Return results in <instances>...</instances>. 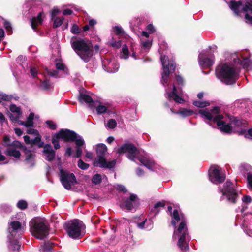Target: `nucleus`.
<instances>
[{
  "label": "nucleus",
  "instance_id": "0eeeda50",
  "mask_svg": "<svg viewBox=\"0 0 252 252\" xmlns=\"http://www.w3.org/2000/svg\"><path fill=\"white\" fill-rule=\"evenodd\" d=\"M86 226L78 220H70L65 223V229L67 235L74 239L82 238L86 233Z\"/></svg>",
  "mask_w": 252,
  "mask_h": 252
},
{
  "label": "nucleus",
  "instance_id": "f257e3e1",
  "mask_svg": "<svg viewBox=\"0 0 252 252\" xmlns=\"http://www.w3.org/2000/svg\"><path fill=\"white\" fill-rule=\"evenodd\" d=\"M172 216L174 220L171 221L173 225L175 226L176 224L175 220L181 221L177 229L174 230L173 237L175 236L179 237L177 245L181 250L188 251L189 246L187 244V242L189 241V238L186 225V220L182 215H179L177 210L174 211Z\"/></svg>",
  "mask_w": 252,
  "mask_h": 252
},
{
  "label": "nucleus",
  "instance_id": "aec40b11",
  "mask_svg": "<svg viewBox=\"0 0 252 252\" xmlns=\"http://www.w3.org/2000/svg\"><path fill=\"white\" fill-rule=\"evenodd\" d=\"M24 152L26 155V161L27 164H29L30 166H32L33 165L34 161V154L32 152L29 150L27 148H23Z\"/></svg>",
  "mask_w": 252,
  "mask_h": 252
},
{
  "label": "nucleus",
  "instance_id": "79ce46f5",
  "mask_svg": "<svg viewBox=\"0 0 252 252\" xmlns=\"http://www.w3.org/2000/svg\"><path fill=\"white\" fill-rule=\"evenodd\" d=\"M27 203L24 200L19 201L17 204V206L21 210L25 209L27 207Z\"/></svg>",
  "mask_w": 252,
  "mask_h": 252
},
{
  "label": "nucleus",
  "instance_id": "7ed1b4c3",
  "mask_svg": "<svg viewBox=\"0 0 252 252\" xmlns=\"http://www.w3.org/2000/svg\"><path fill=\"white\" fill-rule=\"evenodd\" d=\"M199 113L208 120H213L217 123V126L220 130L223 132L230 133L233 131L232 126L230 124H226L221 120L223 118L222 115L220 114V109L218 107H215L209 111L208 109L200 110Z\"/></svg>",
  "mask_w": 252,
  "mask_h": 252
},
{
  "label": "nucleus",
  "instance_id": "09e8293b",
  "mask_svg": "<svg viewBox=\"0 0 252 252\" xmlns=\"http://www.w3.org/2000/svg\"><path fill=\"white\" fill-rule=\"evenodd\" d=\"M60 11L57 8H54L51 12V19L53 20L58 15Z\"/></svg>",
  "mask_w": 252,
  "mask_h": 252
},
{
  "label": "nucleus",
  "instance_id": "6e6552de",
  "mask_svg": "<svg viewBox=\"0 0 252 252\" xmlns=\"http://www.w3.org/2000/svg\"><path fill=\"white\" fill-rule=\"evenodd\" d=\"M107 148L105 145L99 144L96 146L97 157L95 158L94 165L101 168H112L114 167L116 162L115 160L107 161L105 156L107 153Z\"/></svg>",
  "mask_w": 252,
  "mask_h": 252
},
{
  "label": "nucleus",
  "instance_id": "20e7f679",
  "mask_svg": "<svg viewBox=\"0 0 252 252\" xmlns=\"http://www.w3.org/2000/svg\"><path fill=\"white\" fill-rule=\"evenodd\" d=\"M72 46L77 55L85 62H88L94 55L93 45L88 39H76L72 41Z\"/></svg>",
  "mask_w": 252,
  "mask_h": 252
},
{
  "label": "nucleus",
  "instance_id": "cd10ccee",
  "mask_svg": "<svg viewBox=\"0 0 252 252\" xmlns=\"http://www.w3.org/2000/svg\"><path fill=\"white\" fill-rule=\"evenodd\" d=\"M7 153L9 156L14 157L16 158H19L21 156L20 152L13 147L8 148Z\"/></svg>",
  "mask_w": 252,
  "mask_h": 252
},
{
  "label": "nucleus",
  "instance_id": "6ab92c4d",
  "mask_svg": "<svg viewBox=\"0 0 252 252\" xmlns=\"http://www.w3.org/2000/svg\"><path fill=\"white\" fill-rule=\"evenodd\" d=\"M62 139H63V129H61L52 137V142L55 149H58L60 147L59 142Z\"/></svg>",
  "mask_w": 252,
  "mask_h": 252
},
{
  "label": "nucleus",
  "instance_id": "72a5a7b5",
  "mask_svg": "<svg viewBox=\"0 0 252 252\" xmlns=\"http://www.w3.org/2000/svg\"><path fill=\"white\" fill-rule=\"evenodd\" d=\"M231 6L235 12L238 13L242 6V2L240 1H232L231 2Z\"/></svg>",
  "mask_w": 252,
  "mask_h": 252
},
{
  "label": "nucleus",
  "instance_id": "0e129e2a",
  "mask_svg": "<svg viewBox=\"0 0 252 252\" xmlns=\"http://www.w3.org/2000/svg\"><path fill=\"white\" fill-rule=\"evenodd\" d=\"M24 139L26 143L29 144L31 145L32 143V140L30 139V137L26 135L24 136Z\"/></svg>",
  "mask_w": 252,
  "mask_h": 252
},
{
  "label": "nucleus",
  "instance_id": "bf43d9fd",
  "mask_svg": "<svg viewBox=\"0 0 252 252\" xmlns=\"http://www.w3.org/2000/svg\"><path fill=\"white\" fill-rule=\"evenodd\" d=\"M27 132L29 134H34L35 135L38 134V132L36 130H35L34 129H32V128L28 129L27 130Z\"/></svg>",
  "mask_w": 252,
  "mask_h": 252
},
{
  "label": "nucleus",
  "instance_id": "4d7b16f0",
  "mask_svg": "<svg viewBox=\"0 0 252 252\" xmlns=\"http://www.w3.org/2000/svg\"><path fill=\"white\" fill-rule=\"evenodd\" d=\"M30 72L31 75L34 77L36 74H37V68L35 67H31Z\"/></svg>",
  "mask_w": 252,
  "mask_h": 252
},
{
  "label": "nucleus",
  "instance_id": "a211bd4d",
  "mask_svg": "<svg viewBox=\"0 0 252 252\" xmlns=\"http://www.w3.org/2000/svg\"><path fill=\"white\" fill-rule=\"evenodd\" d=\"M79 138H81L80 136H77L76 133L72 131H70L68 129H64V141H74L76 142V140Z\"/></svg>",
  "mask_w": 252,
  "mask_h": 252
},
{
  "label": "nucleus",
  "instance_id": "b1692460",
  "mask_svg": "<svg viewBox=\"0 0 252 252\" xmlns=\"http://www.w3.org/2000/svg\"><path fill=\"white\" fill-rule=\"evenodd\" d=\"M106 70L110 73H113L117 71L119 68V65L114 61H110L107 65Z\"/></svg>",
  "mask_w": 252,
  "mask_h": 252
},
{
  "label": "nucleus",
  "instance_id": "2f4dec72",
  "mask_svg": "<svg viewBox=\"0 0 252 252\" xmlns=\"http://www.w3.org/2000/svg\"><path fill=\"white\" fill-rule=\"evenodd\" d=\"M129 57V51L126 45H124L122 49V52L121 54V58L124 59H127Z\"/></svg>",
  "mask_w": 252,
  "mask_h": 252
},
{
  "label": "nucleus",
  "instance_id": "338daca9",
  "mask_svg": "<svg viewBox=\"0 0 252 252\" xmlns=\"http://www.w3.org/2000/svg\"><path fill=\"white\" fill-rule=\"evenodd\" d=\"M245 137L247 138L252 139V129H250L248 131L245 135Z\"/></svg>",
  "mask_w": 252,
  "mask_h": 252
},
{
  "label": "nucleus",
  "instance_id": "423d86ee",
  "mask_svg": "<svg viewBox=\"0 0 252 252\" xmlns=\"http://www.w3.org/2000/svg\"><path fill=\"white\" fill-rule=\"evenodd\" d=\"M216 73L218 77L227 84L235 83L238 77V74L234 68L227 64L218 66Z\"/></svg>",
  "mask_w": 252,
  "mask_h": 252
},
{
  "label": "nucleus",
  "instance_id": "c756f323",
  "mask_svg": "<svg viewBox=\"0 0 252 252\" xmlns=\"http://www.w3.org/2000/svg\"><path fill=\"white\" fill-rule=\"evenodd\" d=\"M58 54H61V52H58ZM55 64L57 69L63 70V64L62 63V60L61 57V55L59 58H57L55 59Z\"/></svg>",
  "mask_w": 252,
  "mask_h": 252
},
{
  "label": "nucleus",
  "instance_id": "603ef678",
  "mask_svg": "<svg viewBox=\"0 0 252 252\" xmlns=\"http://www.w3.org/2000/svg\"><path fill=\"white\" fill-rule=\"evenodd\" d=\"M110 44L112 46L118 48L120 47V46L121 45V42L120 40L116 41H112L110 42Z\"/></svg>",
  "mask_w": 252,
  "mask_h": 252
},
{
  "label": "nucleus",
  "instance_id": "e433bc0d",
  "mask_svg": "<svg viewBox=\"0 0 252 252\" xmlns=\"http://www.w3.org/2000/svg\"><path fill=\"white\" fill-rule=\"evenodd\" d=\"M193 111L190 110H188L186 109H183L181 110L179 112H177L178 114H180L183 117H187L190 116L193 114Z\"/></svg>",
  "mask_w": 252,
  "mask_h": 252
},
{
  "label": "nucleus",
  "instance_id": "4be33fe9",
  "mask_svg": "<svg viewBox=\"0 0 252 252\" xmlns=\"http://www.w3.org/2000/svg\"><path fill=\"white\" fill-rule=\"evenodd\" d=\"M43 15L42 12H40L36 17H34L31 20V26L33 30H35L39 24H42Z\"/></svg>",
  "mask_w": 252,
  "mask_h": 252
},
{
  "label": "nucleus",
  "instance_id": "052dcab7",
  "mask_svg": "<svg viewBox=\"0 0 252 252\" xmlns=\"http://www.w3.org/2000/svg\"><path fill=\"white\" fill-rule=\"evenodd\" d=\"M245 18L246 20V22L248 23H252V16H250L247 13L245 14Z\"/></svg>",
  "mask_w": 252,
  "mask_h": 252
},
{
  "label": "nucleus",
  "instance_id": "13d9d810",
  "mask_svg": "<svg viewBox=\"0 0 252 252\" xmlns=\"http://www.w3.org/2000/svg\"><path fill=\"white\" fill-rule=\"evenodd\" d=\"M48 74L53 77H57V74L58 71L57 70H47Z\"/></svg>",
  "mask_w": 252,
  "mask_h": 252
},
{
  "label": "nucleus",
  "instance_id": "6e6d98bb",
  "mask_svg": "<svg viewBox=\"0 0 252 252\" xmlns=\"http://www.w3.org/2000/svg\"><path fill=\"white\" fill-rule=\"evenodd\" d=\"M71 32L73 33H78L80 32L79 28L78 26L74 25L71 28Z\"/></svg>",
  "mask_w": 252,
  "mask_h": 252
},
{
  "label": "nucleus",
  "instance_id": "ea45409f",
  "mask_svg": "<svg viewBox=\"0 0 252 252\" xmlns=\"http://www.w3.org/2000/svg\"><path fill=\"white\" fill-rule=\"evenodd\" d=\"M9 116L11 121L13 123H16L17 120L22 117V115H18V114L16 113H11Z\"/></svg>",
  "mask_w": 252,
  "mask_h": 252
},
{
  "label": "nucleus",
  "instance_id": "5701e85b",
  "mask_svg": "<svg viewBox=\"0 0 252 252\" xmlns=\"http://www.w3.org/2000/svg\"><path fill=\"white\" fill-rule=\"evenodd\" d=\"M22 247L16 240H10L8 244V250L12 251H22Z\"/></svg>",
  "mask_w": 252,
  "mask_h": 252
},
{
  "label": "nucleus",
  "instance_id": "e2e57ef3",
  "mask_svg": "<svg viewBox=\"0 0 252 252\" xmlns=\"http://www.w3.org/2000/svg\"><path fill=\"white\" fill-rule=\"evenodd\" d=\"M12 146L16 147H23L22 144L18 141H14L12 143Z\"/></svg>",
  "mask_w": 252,
  "mask_h": 252
},
{
  "label": "nucleus",
  "instance_id": "4c0bfd02",
  "mask_svg": "<svg viewBox=\"0 0 252 252\" xmlns=\"http://www.w3.org/2000/svg\"><path fill=\"white\" fill-rule=\"evenodd\" d=\"M102 180L101 176L100 174H95L92 178L93 183L97 185L101 183Z\"/></svg>",
  "mask_w": 252,
  "mask_h": 252
},
{
  "label": "nucleus",
  "instance_id": "ddd939ff",
  "mask_svg": "<svg viewBox=\"0 0 252 252\" xmlns=\"http://www.w3.org/2000/svg\"><path fill=\"white\" fill-rule=\"evenodd\" d=\"M24 231V227L18 221H13L9 224L8 232L11 237H19Z\"/></svg>",
  "mask_w": 252,
  "mask_h": 252
},
{
  "label": "nucleus",
  "instance_id": "c9c22d12",
  "mask_svg": "<svg viewBox=\"0 0 252 252\" xmlns=\"http://www.w3.org/2000/svg\"><path fill=\"white\" fill-rule=\"evenodd\" d=\"M10 110L12 113L18 114V115H22L20 108L16 106L14 104H12L10 106Z\"/></svg>",
  "mask_w": 252,
  "mask_h": 252
},
{
  "label": "nucleus",
  "instance_id": "58836bf2",
  "mask_svg": "<svg viewBox=\"0 0 252 252\" xmlns=\"http://www.w3.org/2000/svg\"><path fill=\"white\" fill-rule=\"evenodd\" d=\"M78 166L82 170L87 169L89 167V164L85 163L82 159H79L78 161Z\"/></svg>",
  "mask_w": 252,
  "mask_h": 252
},
{
  "label": "nucleus",
  "instance_id": "412c9836",
  "mask_svg": "<svg viewBox=\"0 0 252 252\" xmlns=\"http://www.w3.org/2000/svg\"><path fill=\"white\" fill-rule=\"evenodd\" d=\"M168 97L169 100L172 99L179 103H182L184 101V100L177 94L176 88L174 85L173 86L172 93L168 94Z\"/></svg>",
  "mask_w": 252,
  "mask_h": 252
},
{
  "label": "nucleus",
  "instance_id": "f3484780",
  "mask_svg": "<svg viewBox=\"0 0 252 252\" xmlns=\"http://www.w3.org/2000/svg\"><path fill=\"white\" fill-rule=\"evenodd\" d=\"M43 153L46 156V159L52 161L55 158V152L50 145L47 144L44 146Z\"/></svg>",
  "mask_w": 252,
  "mask_h": 252
},
{
  "label": "nucleus",
  "instance_id": "f704fd0d",
  "mask_svg": "<svg viewBox=\"0 0 252 252\" xmlns=\"http://www.w3.org/2000/svg\"><path fill=\"white\" fill-rule=\"evenodd\" d=\"M34 114L33 113H31L27 119L26 121L27 126L28 127H32L33 125V120L34 119Z\"/></svg>",
  "mask_w": 252,
  "mask_h": 252
},
{
  "label": "nucleus",
  "instance_id": "473e14b6",
  "mask_svg": "<svg viewBox=\"0 0 252 252\" xmlns=\"http://www.w3.org/2000/svg\"><path fill=\"white\" fill-rule=\"evenodd\" d=\"M193 104L194 106L200 107V108H203L205 107L206 106H208L210 105V103L208 101H194L193 102Z\"/></svg>",
  "mask_w": 252,
  "mask_h": 252
},
{
  "label": "nucleus",
  "instance_id": "774afa93",
  "mask_svg": "<svg viewBox=\"0 0 252 252\" xmlns=\"http://www.w3.org/2000/svg\"><path fill=\"white\" fill-rule=\"evenodd\" d=\"M142 45L145 48H149L151 45V43L149 40H146L143 42Z\"/></svg>",
  "mask_w": 252,
  "mask_h": 252
},
{
  "label": "nucleus",
  "instance_id": "3c124183",
  "mask_svg": "<svg viewBox=\"0 0 252 252\" xmlns=\"http://www.w3.org/2000/svg\"><path fill=\"white\" fill-rule=\"evenodd\" d=\"M4 26L7 32H9V34H10L12 29L11 24L7 21H5L4 23Z\"/></svg>",
  "mask_w": 252,
  "mask_h": 252
},
{
  "label": "nucleus",
  "instance_id": "dca6fc26",
  "mask_svg": "<svg viewBox=\"0 0 252 252\" xmlns=\"http://www.w3.org/2000/svg\"><path fill=\"white\" fill-rule=\"evenodd\" d=\"M137 197L135 194H131L129 199H124L121 204L122 208H126L128 210H131L133 208V202L136 201Z\"/></svg>",
  "mask_w": 252,
  "mask_h": 252
},
{
  "label": "nucleus",
  "instance_id": "49530a36",
  "mask_svg": "<svg viewBox=\"0 0 252 252\" xmlns=\"http://www.w3.org/2000/svg\"><path fill=\"white\" fill-rule=\"evenodd\" d=\"M54 20V27L55 28L58 27L62 24V20L59 18H55Z\"/></svg>",
  "mask_w": 252,
  "mask_h": 252
},
{
  "label": "nucleus",
  "instance_id": "680f3d73",
  "mask_svg": "<svg viewBox=\"0 0 252 252\" xmlns=\"http://www.w3.org/2000/svg\"><path fill=\"white\" fill-rule=\"evenodd\" d=\"M116 189L119 190H120V191H122L123 192H126V188H125V187L123 185H118L116 186Z\"/></svg>",
  "mask_w": 252,
  "mask_h": 252
},
{
  "label": "nucleus",
  "instance_id": "5fc2aeb1",
  "mask_svg": "<svg viewBox=\"0 0 252 252\" xmlns=\"http://www.w3.org/2000/svg\"><path fill=\"white\" fill-rule=\"evenodd\" d=\"M165 204L164 201L158 202L154 205V209H156L159 207H164Z\"/></svg>",
  "mask_w": 252,
  "mask_h": 252
},
{
  "label": "nucleus",
  "instance_id": "a19ab883",
  "mask_svg": "<svg viewBox=\"0 0 252 252\" xmlns=\"http://www.w3.org/2000/svg\"><path fill=\"white\" fill-rule=\"evenodd\" d=\"M12 98V96H9L4 93L0 92V99L1 101L2 100L9 101L11 100Z\"/></svg>",
  "mask_w": 252,
  "mask_h": 252
},
{
  "label": "nucleus",
  "instance_id": "a878e982",
  "mask_svg": "<svg viewBox=\"0 0 252 252\" xmlns=\"http://www.w3.org/2000/svg\"><path fill=\"white\" fill-rule=\"evenodd\" d=\"M53 250V245L49 242L45 243L41 245L39 249V251L41 252H49Z\"/></svg>",
  "mask_w": 252,
  "mask_h": 252
},
{
  "label": "nucleus",
  "instance_id": "1a4fd4ad",
  "mask_svg": "<svg viewBox=\"0 0 252 252\" xmlns=\"http://www.w3.org/2000/svg\"><path fill=\"white\" fill-rule=\"evenodd\" d=\"M160 60L163 70L161 82L164 84L167 82L169 74L175 71L176 67L173 62H169L168 58L166 56H161Z\"/></svg>",
  "mask_w": 252,
  "mask_h": 252
},
{
  "label": "nucleus",
  "instance_id": "2eb2a0df",
  "mask_svg": "<svg viewBox=\"0 0 252 252\" xmlns=\"http://www.w3.org/2000/svg\"><path fill=\"white\" fill-rule=\"evenodd\" d=\"M76 184L77 182L74 174L64 171V188L67 190L74 189Z\"/></svg>",
  "mask_w": 252,
  "mask_h": 252
},
{
  "label": "nucleus",
  "instance_id": "8fccbe9b",
  "mask_svg": "<svg viewBox=\"0 0 252 252\" xmlns=\"http://www.w3.org/2000/svg\"><path fill=\"white\" fill-rule=\"evenodd\" d=\"M62 216L60 215H54L52 217V220L55 222H58L62 220Z\"/></svg>",
  "mask_w": 252,
  "mask_h": 252
},
{
  "label": "nucleus",
  "instance_id": "c85d7f7f",
  "mask_svg": "<svg viewBox=\"0 0 252 252\" xmlns=\"http://www.w3.org/2000/svg\"><path fill=\"white\" fill-rule=\"evenodd\" d=\"M242 10L246 12L251 11L252 13V0H245V3L242 7Z\"/></svg>",
  "mask_w": 252,
  "mask_h": 252
},
{
  "label": "nucleus",
  "instance_id": "393cba45",
  "mask_svg": "<svg viewBox=\"0 0 252 252\" xmlns=\"http://www.w3.org/2000/svg\"><path fill=\"white\" fill-rule=\"evenodd\" d=\"M79 100L81 102H85L87 104H89L90 105H92L93 103V99L91 97L86 94L81 93Z\"/></svg>",
  "mask_w": 252,
  "mask_h": 252
},
{
  "label": "nucleus",
  "instance_id": "de8ad7c7",
  "mask_svg": "<svg viewBox=\"0 0 252 252\" xmlns=\"http://www.w3.org/2000/svg\"><path fill=\"white\" fill-rule=\"evenodd\" d=\"M247 180L250 189L252 190V173L249 172L247 175Z\"/></svg>",
  "mask_w": 252,
  "mask_h": 252
},
{
  "label": "nucleus",
  "instance_id": "bb28decb",
  "mask_svg": "<svg viewBox=\"0 0 252 252\" xmlns=\"http://www.w3.org/2000/svg\"><path fill=\"white\" fill-rule=\"evenodd\" d=\"M199 63L201 65H203L205 67H209L213 64V61L208 58H205L201 59L200 57Z\"/></svg>",
  "mask_w": 252,
  "mask_h": 252
},
{
  "label": "nucleus",
  "instance_id": "7c9ffc66",
  "mask_svg": "<svg viewBox=\"0 0 252 252\" xmlns=\"http://www.w3.org/2000/svg\"><path fill=\"white\" fill-rule=\"evenodd\" d=\"M36 136V137L34 139L32 140L31 145H37L39 147H42L43 146L44 143L41 141V138L39 134Z\"/></svg>",
  "mask_w": 252,
  "mask_h": 252
},
{
  "label": "nucleus",
  "instance_id": "864d4df0",
  "mask_svg": "<svg viewBox=\"0 0 252 252\" xmlns=\"http://www.w3.org/2000/svg\"><path fill=\"white\" fill-rule=\"evenodd\" d=\"M50 86V83L49 81L47 80H45L43 81L41 84V87L43 89H47L49 88Z\"/></svg>",
  "mask_w": 252,
  "mask_h": 252
},
{
  "label": "nucleus",
  "instance_id": "f8f14e48",
  "mask_svg": "<svg viewBox=\"0 0 252 252\" xmlns=\"http://www.w3.org/2000/svg\"><path fill=\"white\" fill-rule=\"evenodd\" d=\"M221 192L223 195L227 197L228 200L232 203H235L237 198V193L233 184L227 181L224 185L223 189Z\"/></svg>",
  "mask_w": 252,
  "mask_h": 252
},
{
  "label": "nucleus",
  "instance_id": "9d476101",
  "mask_svg": "<svg viewBox=\"0 0 252 252\" xmlns=\"http://www.w3.org/2000/svg\"><path fill=\"white\" fill-rule=\"evenodd\" d=\"M210 181L216 184L223 182L225 179V175L221 171V168L218 166H212L209 170Z\"/></svg>",
  "mask_w": 252,
  "mask_h": 252
},
{
  "label": "nucleus",
  "instance_id": "69168bd1",
  "mask_svg": "<svg viewBox=\"0 0 252 252\" xmlns=\"http://www.w3.org/2000/svg\"><path fill=\"white\" fill-rule=\"evenodd\" d=\"M242 200L244 202L249 203L251 201V198L249 196H245L243 197Z\"/></svg>",
  "mask_w": 252,
  "mask_h": 252
},
{
  "label": "nucleus",
  "instance_id": "9b49d317",
  "mask_svg": "<svg viewBox=\"0 0 252 252\" xmlns=\"http://www.w3.org/2000/svg\"><path fill=\"white\" fill-rule=\"evenodd\" d=\"M75 144V152L74 153L73 150L70 147H67L65 150V155L68 156H72L73 158H80L82 156L83 152V146L85 144L83 139L79 138L76 139Z\"/></svg>",
  "mask_w": 252,
  "mask_h": 252
},
{
  "label": "nucleus",
  "instance_id": "c03bdc74",
  "mask_svg": "<svg viewBox=\"0 0 252 252\" xmlns=\"http://www.w3.org/2000/svg\"><path fill=\"white\" fill-rule=\"evenodd\" d=\"M46 124L48 127L51 130H55L57 128L56 125L51 120H48L46 121Z\"/></svg>",
  "mask_w": 252,
  "mask_h": 252
},
{
  "label": "nucleus",
  "instance_id": "f03ea898",
  "mask_svg": "<svg viewBox=\"0 0 252 252\" xmlns=\"http://www.w3.org/2000/svg\"><path fill=\"white\" fill-rule=\"evenodd\" d=\"M118 152L120 154L127 153L128 158L133 161L137 159L143 165L149 169L152 168L155 165V162L144 152L141 153L137 148L131 144H125L119 148Z\"/></svg>",
  "mask_w": 252,
  "mask_h": 252
},
{
  "label": "nucleus",
  "instance_id": "a18cd8bd",
  "mask_svg": "<svg viewBox=\"0 0 252 252\" xmlns=\"http://www.w3.org/2000/svg\"><path fill=\"white\" fill-rule=\"evenodd\" d=\"M107 110V107L103 105H99L96 108V111L98 114H101L105 112Z\"/></svg>",
  "mask_w": 252,
  "mask_h": 252
},
{
  "label": "nucleus",
  "instance_id": "4468645a",
  "mask_svg": "<svg viewBox=\"0 0 252 252\" xmlns=\"http://www.w3.org/2000/svg\"><path fill=\"white\" fill-rule=\"evenodd\" d=\"M231 125L232 126L234 131L239 133V134H243L246 132V130L244 128L247 125V123L246 121L234 118L231 119Z\"/></svg>",
  "mask_w": 252,
  "mask_h": 252
},
{
  "label": "nucleus",
  "instance_id": "37998d69",
  "mask_svg": "<svg viewBox=\"0 0 252 252\" xmlns=\"http://www.w3.org/2000/svg\"><path fill=\"white\" fill-rule=\"evenodd\" d=\"M117 125V123L114 119H110L107 124V126L109 128H114Z\"/></svg>",
  "mask_w": 252,
  "mask_h": 252
},
{
  "label": "nucleus",
  "instance_id": "39448f33",
  "mask_svg": "<svg viewBox=\"0 0 252 252\" xmlns=\"http://www.w3.org/2000/svg\"><path fill=\"white\" fill-rule=\"evenodd\" d=\"M30 230L32 236L37 239H43L49 234V226L43 219H32L29 223Z\"/></svg>",
  "mask_w": 252,
  "mask_h": 252
}]
</instances>
